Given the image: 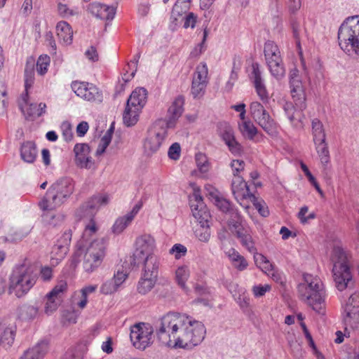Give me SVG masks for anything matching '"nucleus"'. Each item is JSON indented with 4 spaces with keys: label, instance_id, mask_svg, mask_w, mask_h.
I'll list each match as a JSON object with an SVG mask.
<instances>
[{
    "label": "nucleus",
    "instance_id": "f257e3e1",
    "mask_svg": "<svg viewBox=\"0 0 359 359\" xmlns=\"http://www.w3.org/2000/svg\"><path fill=\"white\" fill-rule=\"evenodd\" d=\"M186 316L184 313L168 312L160 318L154 325L158 339L165 346L173 347L174 343L177 342Z\"/></svg>",
    "mask_w": 359,
    "mask_h": 359
},
{
    "label": "nucleus",
    "instance_id": "f03ea898",
    "mask_svg": "<svg viewBox=\"0 0 359 359\" xmlns=\"http://www.w3.org/2000/svg\"><path fill=\"white\" fill-rule=\"evenodd\" d=\"M110 201V196L106 193H99L93 195L88 201L83 203L76 211V216L79 219H86L83 232V239L88 240L97 233L98 226L94 217L102 206L107 205Z\"/></svg>",
    "mask_w": 359,
    "mask_h": 359
},
{
    "label": "nucleus",
    "instance_id": "7ed1b4c3",
    "mask_svg": "<svg viewBox=\"0 0 359 359\" xmlns=\"http://www.w3.org/2000/svg\"><path fill=\"white\" fill-rule=\"evenodd\" d=\"M300 299L320 313L323 308L325 291L321 280L311 274H304V281L298 285Z\"/></svg>",
    "mask_w": 359,
    "mask_h": 359
},
{
    "label": "nucleus",
    "instance_id": "20e7f679",
    "mask_svg": "<svg viewBox=\"0 0 359 359\" xmlns=\"http://www.w3.org/2000/svg\"><path fill=\"white\" fill-rule=\"evenodd\" d=\"M185 318L180 330L177 342L174 343L173 347L189 350L203 341L206 330L202 322L193 317L187 315Z\"/></svg>",
    "mask_w": 359,
    "mask_h": 359
},
{
    "label": "nucleus",
    "instance_id": "39448f33",
    "mask_svg": "<svg viewBox=\"0 0 359 359\" xmlns=\"http://www.w3.org/2000/svg\"><path fill=\"white\" fill-rule=\"evenodd\" d=\"M338 42L344 53L359 56V15L348 17L340 25Z\"/></svg>",
    "mask_w": 359,
    "mask_h": 359
},
{
    "label": "nucleus",
    "instance_id": "423d86ee",
    "mask_svg": "<svg viewBox=\"0 0 359 359\" xmlns=\"http://www.w3.org/2000/svg\"><path fill=\"white\" fill-rule=\"evenodd\" d=\"M333 277L337 290L343 291L352 279L350 270L351 254L340 245H334L331 255Z\"/></svg>",
    "mask_w": 359,
    "mask_h": 359
},
{
    "label": "nucleus",
    "instance_id": "0eeeda50",
    "mask_svg": "<svg viewBox=\"0 0 359 359\" xmlns=\"http://www.w3.org/2000/svg\"><path fill=\"white\" fill-rule=\"evenodd\" d=\"M96 234L88 241L81 236V243L86 248L83 267L86 272L90 273L100 266L106 255L107 242L104 238H95Z\"/></svg>",
    "mask_w": 359,
    "mask_h": 359
},
{
    "label": "nucleus",
    "instance_id": "6e6552de",
    "mask_svg": "<svg viewBox=\"0 0 359 359\" xmlns=\"http://www.w3.org/2000/svg\"><path fill=\"white\" fill-rule=\"evenodd\" d=\"M156 241L150 234H142L138 236L135 243V250L133 255L134 265L143 264V266H159V257L154 254Z\"/></svg>",
    "mask_w": 359,
    "mask_h": 359
},
{
    "label": "nucleus",
    "instance_id": "1a4fd4ad",
    "mask_svg": "<svg viewBox=\"0 0 359 359\" xmlns=\"http://www.w3.org/2000/svg\"><path fill=\"white\" fill-rule=\"evenodd\" d=\"M344 309V323L345 334L341 331L336 332L337 338L334 341L341 344L344 341V336H350V330H354L359 326V293L354 292L350 294L348 299L342 302Z\"/></svg>",
    "mask_w": 359,
    "mask_h": 359
},
{
    "label": "nucleus",
    "instance_id": "9d476101",
    "mask_svg": "<svg viewBox=\"0 0 359 359\" xmlns=\"http://www.w3.org/2000/svg\"><path fill=\"white\" fill-rule=\"evenodd\" d=\"M147 100V90L144 88H137L131 93L123 114L124 125L130 127L137 123Z\"/></svg>",
    "mask_w": 359,
    "mask_h": 359
},
{
    "label": "nucleus",
    "instance_id": "9b49d317",
    "mask_svg": "<svg viewBox=\"0 0 359 359\" xmlns=\"http://www.w3.org/2000/svg\"><path fill=\"white\" fill-rule=\"evenodd\" d=\"M155 327L148 323H137L130 327V339L133 346L141 351L154 341Z\"/></svg>",
    "mask_w": 359,
    "mask_h": 359
},
{
    "label": "nucleus",
    "instance_id": "f8f14e48",
    "mask_svg": "<svg viewBox=\"0 0 359 359\" xmlns=\"http://www.w3.org/2000/svg\"><path fill=\"white\" fill-rule=\"evenodd\" d=\"M264 53L269 70L277 80L282 79L285 74V69L278 46L272 41L264 43Z\"/></svg>",
    "mask_w": 359,
    "mask_h": 359
},
{
    "label": "nucleus",
    "instance_id": "ddd939ff",
    "mask_svg": "<svg viewBox=\"0 0 359 359\" xmlns=\"http://www.w3.org/2000/svg\"><path fill=\"white\" fill-rule=\"evenodd\" d=\"M264 104L259 101H253L249 107L252 118L269 135L278 134V123L265 109Z\"/></svg>",
    "mask_w": 359,
    "mask_h": 359
},
{
    "label": "nucleus",
    "instance_id": "4468645a",
    "mask_svg": "<svg viewBox=\"0 0 359 359\" xmlns=\"http://www.w3.org/2000/svg\"><path fill=\"white\" fill-rule=\"evenodd\" d=\"M289 80L290 93L295 107L302 111L306 108V93L302 81V76L299 75L297 67L290 69Z\"/></svg>",
    "mask_w": 359,
    "mask_h": 359
},
{
    "label": "nucleus",
    "instance_id": "2eb2a0df",
    "mask_svg": "<svg viewBox=\"0 0 359 359\" xmlns=\"http://www.w3.org/2000/svg\"><path fill=\"white\" fill-rule=\"evenodd\" d=\"M71 87L75 94L84 100L91 102L102 101V92L93 83L75 81Z\"/></svg>",
    "mask_w": 359,
    "mask_h": 359
},
{
    "label": "nucleus",
    "instance_id": "dca6fc26",
    "mask_svg": "<svg viewBox=\"0 0 359 359\" xmlns=\"http://www.w3.org/2000/svg\"><path fill=\"white\" fill-rule=\"evenodd\" d=\"M166 137L167 131L163 128L150 130L144 141V154L147 156H151L156 154L160 149Z\"/></svg>",
    "mask_w": 359,
    "mask_h": 359
},
{
    "label": "nucleus",
    "instance_id": "f3484780",
    "mask_svg": "<svg viewBox=\"0 0 359 359\" xmlns=\"http://www.w3.org/2000/svg\"><path fill=\"white\" fill-rule=\"evenodd\" d=\"M250 79L262 103L267 104L270 101V95L266 88L264 79L262 77L259 64L253 63L252 65Z\"/></svg>",
    "mask_w": 359,
    "mask_h": 359
},
{
    "label": "nucleus",
    "instance_id": "a211bd4d",
    "mask_svg": "<svg viewBox=\"0 0 359 359\" xmlns=\"http://www.w3.org/2000/svg\"><path fill=\"white\" fill-rule=\"evenodd\" d=\"M159 266L142 267V271L138 281L137 290L141 294H146L154 287L158 275Z\"/></svg>",
    "mask_w": 359,
    "mask_h": 359
},
{
    "label": "nucleus",
    "instance_id": "6ab92c4d",
    "mask_svg": "<svg viewBox=\"0 0 359 359\" xmlns=\"http://www.w3.org/2000/svg\"><path fill=\"white\" fill-rule=\"evenodd\" d=\"M193 216L197 219L199 226L194 231L195 236L201 242L208 243L211 236V232L208 224L210 215L207 210H197L193 208Z\"/></svg>",
    "mask_w": 359,
    "mask_h": 359
},
{
    "label": "nucleus",
    "instance_id": "aec40b11",
    "mask_svg": "<svg viewBox=\"0 0 359 359\" xmlns=\"http://www.w3.org/2000/svg\"><path fill=\"white\" fill-rule=\"evenodd\" d=\"M231 226L235 229L236 236L239 239L242 246L254 256L256 255L257 254V250L249 227L242 224V219L239 220L238 224L233 223Z\"/></svg>",
    "mask_w": 359,
    "mask_h": 359
},
{
    "label": "nucleus",
    "instance_id": "412c9836",
    "mask_svg": "<svg viewBox=\"0 0 359 359\" xmlns=\"http://www.w3.org/2000/svg\"><path fill=\"white\" fill-rule=\"evenodd\" d=\"M8 293L17 298L22 297V264H15L10 274Z\"/></svg>",
    "mask_w": 359,
    "mask_h": 359
},
{
    "label": "nucleus",
    "instance_id": "4be33fe9",
    "mask_svg": "<svg viewBox=\"0 0 359 359\" xmlns=\"http://www.w3.org/2000/svg\"><path fill=\"white\" fill-rule=\"evenodd\" d=\"M72 233L70 229L65 231L56 243L52 247L50 252L51 259H55L57 262L64 259L68 252L69 246L72 241Z\"/></svg>",
    "mask_w": 359,
    "mask_h": 359
},
{
    "label": "nucleus",
    "instance_id": "5701e85b",
    "mask_svg": "<svg viewBox=\"0 0 359 359\" xmlns=\"http://www.w3.org/2000/svg\"><path fill=\"white\" fill-rule=\"evenodd\" d=\"M49 189L64 203L74 192V181L69 177L61 178L53 184Z\"/></svg>",
    "mask_w": 359,
    "mask_h": 359
},
{
    "label": "nucleus",
    "instance_id": "b1692460",
    "mask_svg": "<svg viewBox=\"0 0 359 359\" xmlns=\"http://www.w3.org/2000/svg\"><path fill=\"white\" fill-rule=\"evenodd\" d=\"M67 290V284L66 281H60L53 290L46 294V312L47 313H51L56 310L60 299L64 293Z\"/></svg>",
    "mask_w": 359,
    "mask_h": 359
},
{
    "label": "nucleus",
    "instance_id": "393cba45",
    "mask_svg": "<svg viewBox=\"0 0 359 359\" xmlns=\"http://www.w3.org/2000/svg\"><path fill=\"white\" fill-rule=\"evenodd\" d=\"M75 163L81 168L90 169L94 161L90 156V147L87 144H76L74 148Z\"/></svg>",
    "mask_w": 359,
    "mask_h": 359
},
{
    "label": "nucleus",
    "instance_id": "a878e982",
    "mask_svg": "<svg viewBox=\"0 0 359 359\" xmlns=\"http://www.w3.org/2000/svg\"><path fill=\"white\" fill-rule=\"evenodd\" d=\"M212 203L219 210L229 215L231 217L229 221V225L231 226L233 223L238 224L239 220L242 219L238 210L234 208L229 201L224 198L222 195L214 200Z\"/></svg>",
    "mask_w": 359,
    "mask_h": 359
},
{
    "label": "nucleus",
    "instance_id": "bb28decb",
    "mask_svg": "<svg viewBox=\"0 0 359 359\" xmlns=\"http://www.w3.org/2000/svg\"><path fill=\"white\" fill-rule=\"evenodd\" d=\"M231 191L238 202L244 198L255 199V195L250 192L247 183L241 176H236L233 178Z\"/></svg>",
    "mask_w": 359,
    "mask_h": 359
},
{
    "label": "nucleus",
    "instance_id": "cd10ccee",
    "mask_svg": "<svg viewBox=\"0 0 359 359\" xmlns=\"http://www.w3.org/2000/svg\"><path fill=\"white\" fill-rule=\"evenodd\" d=\"M88 8L93 15L104 20H111L116 14V8L114 6L98 2L90 4Z\"/></svg>",
    "mask_w": 359,
    "mask_h": 359
},
{
    "label": "nucleus",
    "instance_id": "c85d7f7f",
    "mask_svg": "<svg viewBox=\"0 0 359 359\" xmlns=\"http://www.w3.org/2000/svg\"><path fill=\"white\" fill-rule=\"evenodd\" d=\"M141 208L140 205H135L131 211L126 215L117 218L111 227V231L114 234L121 233L127 226L132 222Z\"/></svg>",
    "mask_w": 359,
    "mask_h": 359
},
{
    "label": "nucleus",
    "instance_id": "c756f323",
    "mask_svg": "<svg viewBox=\"0 0 359 359\" xmlns=\"http://www.w3.org/2000/svg\"><path fill=\"white\" fill-rule=\"evenodd\" d=\"M184 99L182 96L177 97L168 109V118L167 121V127L173 128L177 119L181 116L184 111Z\"/></svg>",
    "mask_w": 359,
    "mask_h": 359
},
{
    "label": "nucleus",
    "instance_id": "7c9ffc66",
    "mask_svg": "<svg viewBox=\"0 0 359 359\" xmlns=\"http://www.w3.org/2000/svg\"><path fill=\"white\" fill-rule=\"evenodd\" d=\"M48 350L49 341L42 339L24 353V359H43Z\"/></svg>",
    "mask_w": 359,
    "mask_h": 359
},
{
    "label": "nucleus",
    "instance_id": "2f4dec72",
    "mask_svg": "<svg viewBox=\"0 0 359 359\" xmlns=\"http://www.w3.org/2000/svg\"><path fill=\"white\" fill-rule=\"evenodd\" d=\"M314 145L323 167V172L325 175H327L329 165L330 163V155L327 143L325 140L323 142H315Z\"/></svg>",
    "mask_w": 359,
    "mask_h": 359
},
{
    "label": "nucleus",
    "instance_id": "473e14b6",
    "mask_svg": "<svg viewBox=\"0 0 359 359\" xmlns=\"http://www.w3.org/2000/svg\"><path fill=\"white\" fill-rule=\"evenodd\" d=\"M224 253L233 267L238 271H243L248 268V261L235 248H231L228 250H225Z\"/></svg>",
    "mask_w": 359,
    "mask_h": 359
},
{
    "label": "nucleus",
    "instance_id": "72a5a7b5",
    "mask_svg": "<svg viewBox=\"0 0 359 359\" xmlns=\"http://www.w3.org/2000/svg\"><path fill=\"white\" fill-rule=\"evenodd\" d=\"M56 34L60 43L70 45L73 41V30L69 23L60 21L56 25Z\"/></svg>",
    "mask_w": 359,
    "mask_h": 359
},
{
    "label": "nucleus",
    "instance_id": "f704fd0d",
    "mask_svg": "<svg viewBox=\"0 0 359 359\" xmlns=\"http://www.w3.org/2000/svg\"><path fill=\"white\" fill-rule=\"evenodd\" d=\"M62 204L63 202L60 201L51 190L48 189L46 196L39 202V205L42 210L50 212Z\"/></svg>",
    "mask_w": 359,
    "mask_h": 359
},
{
    "label": "nucleus",
    "instance_id": "c9c22d12",
    "mask_svg": "<svg viewBox=\"0 0 359 359\" xmlns=\"http://www.w3.org/2000/svg\"><path fill=\"white\" fill-rule=\"evenodd\" d=\"M15 328L14 326L7 325L0 323V345L10 346L14 341Z\"/></svg>",
    "mask_w": 359,
    "mask_h": 359
},
{
    "label": "nucleus",
    "instance_id": "e433bc0d",
    "mask_svg": "<svg viewBox=\"0 0 359 359\" xmlns=\"http://www.w3.org/2000/svg\"><path fill=\"white\" fill-rule=\"evenodd\" d=\"M311 133L313 143L326 140L323 124L318 118H313L311 121Z\"/></svg>",
    "mask_w": 359,
    "mask_h": 359
},
{
    "label": "nucleus",
    "instance_id": "4c0bfd02",
    "mask_svg": "<svg viewBox=\"0 0 359 359\" xmlns=\"http://www.w3.org/2000/svg\"><path fill=\"white\" fill-rule=\"evenodd\" d=\"M238 128L242 135L250 140H252L257 133V128L250 120L238 122Z\"/></svg>",
    "mask_w": 359,
    "mask_h": 359
},
{
    "label": "nucleus",
    "instance_id": "58836bf2",
    "mask_svg": "<svg viewBox=\"0 0 359 359\" xmlns=\"http://www.w3.org/2000/svg\"><path fill=\"white\" fill-rule=\"evenodd\" d=\"M42 218L46 225L56 226L63 222L65 216L60 212H46L43 213Z\"/></svg>",
    "mask_w": 359,
    "mask_h": 359
},
{
    "label": "nucleus",
    "instance_id": "ea45409f",
    "mask_svg": "<svg viewBox=\"0 0 359 359\" xmlns=\"http://www.w3.org/2000/svg\"><path fill=\"white\" fill-rule=\"evenodd\" d=\"M218 130L220 137L224 141L225 144L229 143L233 140L236 139L233 128L226 122L219 123L218 125Z\"/></svg>",
    "mask_w": 359,
    "mask_h": 359
},
{
    "label": "nucleus",
    "instance_id": "a19ab883",
    "mask_svg": "<svg viewBox=\"0 0 359 359\" xmlns=\"http://www.w3.org/2000/svg\"><path fill=\"white\" fill-rule=\"evenodd\" d=\"M195 161L201 177H205L210 167L208 157L204 154L198 152L195 156Z\"/></svg>",
    "mask_w": 359,
    "mask_h": 359
},
{
    "label": "nucleus",
    "instance_id": "79ce46f5",
    "mask_svg": "<svg viewBox=\"0 0 359 359\" xmlns=\"http://www.w3.org/2000/svg\"><path fill=\"white\" fill-rule=\"evenodd\" d=\"M208 68L205 62H200L193 74L192 80L208 83Z\"/></svg>",
    "mask_w": 359,
    "mask_h": 359
},
{
    "label": "nucleus",
    "instance_id": "37998d69",
    "mask_svg": "<svg viewBox=\"0 0 359 359\" xmlns=\"http://www.w3.org/2000/svg\"><path fill=\"white\" fill-rule=\"evenodd\" d=\"M38 151L36 146L33 142L24 143V161L32 163L37 156Z\"/></svg>",
    "mask_w": 359,
    "mask_h": 359
},
{
    "label": "nucleus",
    "instance_id": "c03bdc74",
    "mask_svg": "<svg viewBox=\"0 0 359 359\" xmlns=\"http://www.w3.org/2000/svg\"><path fill=\"white\" fill-rule=\"evenodd\" d=\"M255 264L264 272L266 275L273 271L276 267L265 256L257 253L254 256Z\"/></svg>",
    "mask_w": 359,
    "mask_h": 359
},
{
    "label": "nucleus",
    "instance_id": "a18cd8bd",
    "mask_svg": "<svg viewBox=\"0 0 359 359\" xmlns=\"http://www.w3.org/2000/svg\"><path fill=\"white\" fill-rule=\"evenodd\" d=\"M97 289V285H90L82 287L80 290L81 299L76 303L80 309L86 307L88 303V297L90 294L94 293Z\"/></svg>",
    "mask_w": 359,
    "mask_h": 359
},
{
    "label": "nucleus",
    "instance_id": "49530a36",
    "mask_svg": "<svg viewBox=\"0 0 359 359\" xmlns=\"http://www.w3.org/2000/svg\"><path fill=\"white\" fill-rule=\"evenodd\" d=\"M208 83L193 81L191 82V93L194 99L203 97Z\"/></svg>",
    "mask_w": 359,
    "mask_h": 359
},
{
    "label": "nucleus",
    "instance_id": "de8ad7c7",
    "mask_svg": "<svg viewBox=\"0 0 359 359\" xmlns=\"http://www.w3.org/2000/svg\"><path fill=\"white\" fill-rule=\"evenodd\" d=\"M27 114L32 118L43 116L46 112V104L43 102L39 104H30L27 109Z\"/></svg>",
    "mask_w": 359,
    "mask_h": 359
},
{
    "label": "nucleus",
    "instance_id": "09e8293b",
    "mask_svg": "<svg viewBox=\"0 0 359 359\" xmlns=\"http://www.w3.org/2000/svg\"><path fill=\"white\" fill-rule=\"evenodd\" d=\"M189 276V270L187 266H182L177 268L175 272L176 280L179 285L186 290V282Z\"/></svg>",
    "mask_w": 359,
    "mask_h": 359
},
{
    "label": "nucleus",
    "instance_id": "8fccbe9b",
    "mask_svg": "<svg viewBox=\"0 0 359 359\" xmlns=\"http://www.w3.org/2000/svg\"><path fill=\"white\" fill-rule=\"evenodd\" d=\"M283 109L290 123L295 127H298L300 121L297 120L294 116L295 107L293 104L290 102H285L283 106Z\"/></svg>",
    "mask_w": 359,
    "mask_h": 359
},
{
    "label": "nucleus",
    "instance_id": "3c124183",
    "mask_svg": "<svg viewBox=\"0 0 359 359\" xmlns=\"http://www.w3.org/2000/svg\"><path fill=\"white\" fill-rule=\"evenodd\" d=\"M34 83V72L33 69L30 71L26 70L25 87V93H24V105L28 104V95L29 89L32 87Z\"/></svg>",
    "mask_w": 359,
    "mask_h": 359
},
{
    "label": "nucleus",
    "instance_id": "603ef678",
    "mask_svg": "<svg viewBox=\"0 0 359 359\" xmlns=\"http://www.w3.org/2000/svg\"><path fill=\"white\" fill-rule=\"evenodd\" d=\"M50 57L47 55H41L36 62V71L40 75H44L50 65Z\"/></svg>",
    "mask_w": 359,
    "mask_h": 359
},
{
    "label": "nucleus",
    "instance_id": "864d4df0",
    "mask_svg": "<svg viewBox=\"0 0 359 359\" xmlns=\"http://www.w3.org/2000/svg\"><path fill=\"white\" fill-rule=\"evenodd\" d=\"M118 287L114 283L112 279L106 280L104 282L100 287V292L103 294L107 295L111 294L116 291Z\"/></svg>",
    "mask_w": 359,
    "mask_h": 359
},
{
    "label": "nucleus",
    "instance_id": "5fc2aeb1",
    "mask_svg": "<svg viewBox=\"0 0 359 359\" xmlns=\"http://www.w3.org/2000/svg\"><path fill=\"white\" fill-rule=\"evenodd\" d=\"M181 155V146L178 142L173 143L168 149V156L174 161L180 159Z\"/></svg>",
    "mask_w": 359,
    "mask_h": 359
},
{
    "label": "nucleus",
    "instance_id": "6e6d98bb",
    "mask_svg": "<svg viewBox=\"0 0 359 359\" xmlns=\"http://www.w3.org/2000/svg\"><path fill=\"white\" fill-rule=\"evenodd\" d=\"M37 279V273H32L30 275L24 273V294L28 292L36 283Z\"/></svg>",
    "mask_w": 359,
    "mask_h": 359
},
{
    "label": "nucleus",
    "instance_id": "4d7b16f0",
    "mask_svg": "<svg viewBox=\"0 0 359 359\" xmlns=\"http://www.w3.org/2000/svg\"><path fill=\"white\" fill-rule=\"evenodd\" d=\"M187 252V248L180 243L175 244L170 250V253L175 255L176 259H180L184 256Z\"/></svg>",
    "mask_w": 359,
    "mask_h": 359
},
{
    "label": "nucleus",
    "instance_id": "13d9d810",
    "mask_svg": "<svg viewBox=\"0 0 359 359\" xmlns=\"http://www.w3.org/2000/svg\"><path fill=\"white\" fill-rule=\"evenodd\" d=\"M111 140V135L109 134H105L102 137V139L100 140V144L97 147V149L96 151L97 156H100L105 151L106 149L110 144Z\"/></svg>",
    "mask_w": 359,
    "mask_h": 359
},
{
    "label": "nucleus",
    "instance_id": "bf43d9fd",
    "mask_svg": "<svg viewBox=\"0 0 359 359\" xmlns=\"http://www.w3.org/2000/svg\"><path fill=\"white\" fill-rule=\"evenodd\" d=\"M271 289V287L269 284H265L264 285H257L253 286L252 290L253 292V294L255 297H261L264 296L266 292H269Z\"/></svg>",
    "mask_w": 359,
    "mask_h": 359
},
{
    "label": "nucleus",
    "instance_id": "052dcab7",
    "mask_svg": "<svg viewBox=\"0 0 359 359\" xmlns=\"http://www.w3.org/2000/svg\"><path fill=\"white\" fill-rule=\"evenodd\" d=\"M233 177L241 176V172L243 171L245 162L242 160H233L231 163Z\"/></svg>",
    "mask_w": 359,
    "mask_h": 359
},
{
    "label": "nucleus",
    "instance_id": "680f3d73",
    "mask_svg": "<svg viewBox=\"0 0 359 359\" xmlns=\"http://www.w3.org/2000/svg\"><path fill=\"white\" fill-rule=\"evenodd\" d=\"M253 202V205L255 207L256 210L259 212V213L263 217H267L269 214V212L266 207H265V204L264 202L258 201L255 196V199H250Z\"/></svg>",
    "mask_w": 359,
    "mask_h": 359
},
{
    "label": "nucleus",
    "instance_id": "e2e57ef3",
    "mask_svg": "<svg viewBox=\"0 0 359 359\" xmlns=\"http://www.w3.org/2000/svg\"><path fill=\"white\" fill-rule=\"evenodd\" d=\"M58 13L62 18H67L76 14V11L73 9H70L66 4L59 3L57 5Z\"/></svg>",
    "mask_w": 359,
    "mask_h": 359
},
{
    "label": "nucleus",
    "instance_id": "0e129e2a",
    "mask_svg": "<svg viewBox=\"0 0 359 359\" xmlns=\"http://www.w3.org/2000/svg\"><path fill=\"white\" fill-rule=\"evenodd\" d=\"M128 274L127 271H125L123 270H118L117 272L114 274L112 280L118 288L123 282H125V280L128 278Z\"/></svg>",
    "mask_w": 359,
    "mask_h": 359
},
{
    "label": "nucleus",
    "instance_id": "69168bd1",
    "mask_svg": "<svg viewBox=\"0 0 359 359\" xmlns=\"http://www.w3.org/2000/svg\"><path fill=\"white\" fill-rule=\"evenodd\" d=\"M193 197L194 198L195 202L197 203L196 205H194L192 203L191 205V211L193 212V208H197V210H206L205 207L203 202L202 196H201L200 193L198 191H195L193 195Z\"/></svg>",
    "mask_w": 359,
    "mask_h": 359
},
{
    "label": "nucleus",
    "instance_id": "338daca9",
    "mask_svg": "<svg viewBox=\"0 0 359 359\" xmlns=\"http://www.w3.org/2000/svg\"><path fill=\"white\" fill-rule=\"evenodd\" d=\"M205 189L206 191V195L209 198V199L213 202L217 198H218L220 195H222L219 191L213 186L210 184H207L205 186Z\"/></svg>",
    "mask_w": 359,
    "mask_h": 359
},
{
    "label": "nucleus",
    "instance_id": "774afa93",
    "mask_svg": "<svg viewBox=\"0 0 359 359\" xmlns=\"http://www.w3.org/2000/svg\"><path fill=\"white\" fill-rule=\"evenodd\" d=\"M226 144L228 146L229 151L234 155H238L242 151V147L236 141V139L233 140L229 143H226Z\"/></svg>",
    "mask_w": 359,
    "mask_h": 359
}]
</instances>
